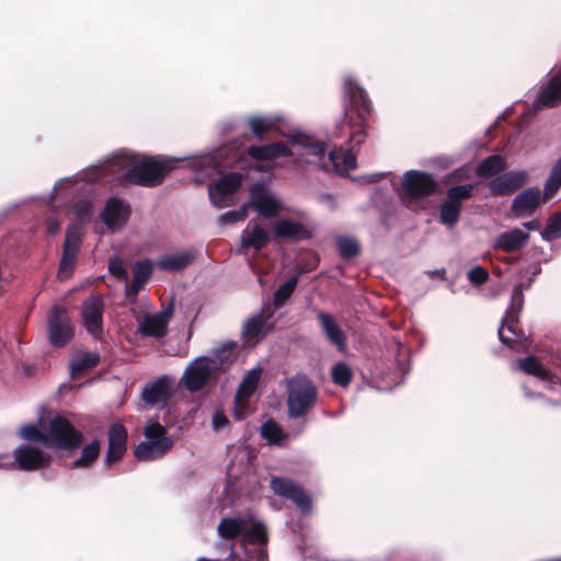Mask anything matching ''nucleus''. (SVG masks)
I'll return each instance as SVG.
<instances>
[{
    "label": "nucleus",
    "mask_w": 561,
    "mask_h": 561,
    "mask_svg": "<svg viewBox=\"0 0 561 561\" xmlns=\"http://www.w3.org/2000/svg\"><path fill=\"white\" fill-rule=\"evenodd\" d=\"M260 376V368L252 369L244 376L236 392V397L239 402L250 400L251 396L255 392L257 388Z\"/></svg>",
    "instance_id": "f704fd0d"
},
{
    "label": "nucleus",
    "mask_w": 561,
    "mask_h": 561,
    "mask_svg": "<svg viewBox=\"0 0 561 561\" xmlns=\"http://www.w3.org/2000/svg\"><path fill=\"white\" fill-rule=\"evenodd\" d=\"M251 206L263 217L273 218L282 209L280 202L264 192H253Z\"/></svg>",
    "instance_id": "b1692460"
},
{
    "label": "nucleus",
    "mask_w": 561,
    "mask_h": 561,
    "mask_svg": "<svg viewBox=\"0 0 561 561\" xmlns=\"http://www.w3.org/2000/svg\"><path fill=\"white\" fill-rule=\"evenodd\" d=\"M353 377L352 368L344 362H339L331 368V380L339 387L347 388L352 383Z\"/></svg>",
    "instance_id": "58836bf2"
},
{
    "label": "nucleus",
    "mask_w": 561,
    "mask_h": 561,
    "mask_svg": "<svg viewBox=\"0 0 561 561\" xmlns=\"http://www.w3.org/2000/svg\"><path fill=\"white\" fill-rule=\"evenodd\" d=\"M248 126L251 129L253 136L260 141H263L265 135L271 133L285 136L283 133H280L277 122L274 118L265 116H251L248 119Z\"/></svg>",
    "instance_id": "cd10ccee"
},
{
    "label": "nucleus",
    "mask_w": 561,
    "mask_h": 561,
    "mask_svg": "<svg viewBox=\"0 0 561 561\" xmlns=\"http://www.w3.org/2000/svg\"><path fill=\"white\" fill-rule=\"evenodd\" d=\"M181 159L161 156H140L133 151L119 150L114 152L98 169V176L110 172H123L122 183L126 185H138L144 187H157L165 178L179 168Z\"/></svg>",
    "instance_id": "f03ea898"
},
{
    "label": "nucleus",
    "mask_w": 561,
    "mask_h": 561,
    "mask_svg": "<svg viewBox=\"0 0 561 561\" xmlns=\"http://www.w3.org/2000/svg\"><path fill=\"white\" fill-rule=\"evenodd\" d=\"M83 442V434L72 426V449L79 447Z\"/></svg>",
    "instance_id": "680f3d73"
},
{
    "label": "nucleus",
    "mask_w": 561,
    "mask_h": 561,
    "mask_svg": "<svg viewBox=\"0 0 561 561\" xmlns=\"http://www.w3.org/2000/svg\"><path fill=\"white\" fill-rule=\"evenodd\" d=\"M70 247V236L67 233L64 244V257L60 263L58 276L60 279L67 280L70 277V267L68 263V251Z\"/></svg>",
    "instance_id": "5fc2aeb1"
},
{
    "label": "nucleus",
    "mask_w": 561,
    "mask_h": 561,
    "mask_svg": "<svg viewBox=\"0 0 561 561\" xmlns=\"http://www.w3.org/2000/svg\"><path fill=\"white\" fill-rule=\"evenodd\" d=\"M438 183L425 171L409 170L402 175V192L400 197L404 204L415 203L433 195Z\"/></svg>",
    "instance_id": "39448f33"
},
{
    "label": "nucleus",
    "mask_w": 561,
    "mask_h": 561,
    "mask_svg": "<svg viewBox=\"0 0 561 561\" xmlns=\"http://www.w3.org/2000/svg\"><path fill=\"white\" fill-rule=\"evenodd\" d=\"M529 233L519 228L500 233L493 244L494 250L514 253L522 250L529 241Z\"/></svg>",
    "instance_id": "412c9836"
},
{
    "label": "nucleus",
    "mask_w": 561,
    "mask_h": 561,
    "mask_svg": "<svg viewBox=\"0 0 561 561\" xmlns=\"http://www.w3.org/2000/svg\"><path fill=\"white\" fill-rule=\"evenodd\" d=\"M270 243V236L260 225H255L252 230H243L240 239L242 249H253L260 251Z\"/></svg>",
    "instance_id": "a878e982"
},
{
    "label": "nucleus",
    "mask_w": 561,
    "mask_h": 561,
    "mask_svg": "<svg viewBox=\"0 0 561 561\" xmlns=\"http://www.w3.org/2000/svg\"><path fill=\"white\" fill-rule=\"evenodd\" d=\"M144 287V284L142 283H137L136 279H131V282L129 284L126 285V288H125V295L126 297H136L139 291L142 289Z\"/></svg>",
    "instance_id": "13d9d810"
},
{
    "label": "nucleus",
    "mask_w": 561,
    "mask_h": 561,
    "mask_svg": "<svg viewBox=\"0 0 561 561\" xmlns=\"http://www.w3.org/2000/svg\"><path fill=\"white\" fill-rule=\"evenodd\" d=\"M233 404H234L233 412H232L233 419L237 421L244 420L250 413L249 401H240L239 402L237 400V397L234 396Z\"/></svg>",
    "instance_id": "6e6d98bb"
},
{
    "label": "nucleus",
    "mask_w": 561,
    "mask_h": 561,
    "mask_svg": "<svg viewBox=\"0 0 561 561\" xmlns=\"http://www.w3.org/2000/svg\"><path fill=\"white\" fill-rule=\"evenodd\" d=\"M541 238L545 241L561 238V211H557L549 217L547 226L541 232Z\"/></svg>",
    "instance_id": "49530a36"
},
{
    "label": "nucleus",
    "mask_w": 561,
    "mask_h": 561,
    "mask_svg": "<svg viewBox=\"0 0 561 561\" xmlns=\"http://www.w3.org/2000/svg\"><path fill=\"white\" fill-rule=\"evenodd\" d=\"M275 238L301 241L310 240L313 236L312 230L299 221L290 218H283L277 220L272 227Z\"/></svg>",
    "instance_id": "a211bd4d"
},
{
    "label": "nucleus",
    "mask_w": 561,
    "mask_h": 561,
    "mask_svg": "<svg viewBox=\"0 0 561 561\" xmlns=\"http://www.w3.org/2000/svg\"><path fill=\"white\" fill-rule=\"evenodd\" d=\"M108 272L115 276L118 280L127 282L128 273L123 266V263L118 256H113L108 261Z\"/></svg>",
    "instance_id": "603ef678"
},
{
    "label": "nucleus",
    "mask_w": 561,
    "mask_h": 561,
    "mask_svg": "<svg viewBox=\"0 0 561 561\" xmlns=\"http://www.w3.org/2000/svg\"><path fill=\"white\" fill-rule=\"evenodd\" d=\"M14 455L16 463L22 470H36L48 463V458L34 447L18 448Z\"/></svg>",
    "instance_id": "5701e85b"
},
{
    "label": "nucleus",
    "mask_w": 561,
    "mask_h": 561,
    "mask_svg": "<svg viewBox=\"0 0 561 561\" xmlns=\"http://www.w3.org/2000/svg\"><path fill=\"white\" fill-rule=\"evenodd\" d=\"M245 153L255 161H274L278 158H290L293 151L289 146L283 141H276L268 145H252Z\"/></svg>",
    "instance_id": "aec40b11"
},
{
    "label": "nucleus",
    "mask_w": 561,
    "mask_h": 561,
    "mask_svg": "<svg viewBox=\"0 0 561 561\" xmlns=\"http://www.w3.org/2000/svg\"><path fill=\"white\" fill-rule=\"evenodd\" d=\"M172 380L164 375L144 387L141 399L146 404L154 407L165 404L172 397Z\"/></svg>",
    "instance_id": "dca6fc26"
},
{
    "label": "nucleus",
    "mask_w": 561,
    "mask_h": 561,
    "mask_svg": "<svg viewBox=\"0 0 561 561\" xmlns=\"http://www.w3.org/2000/svg\"><path fill=\"white\" fill-rule=\"evenodd\" d=\"M268 541V534L266 527L261 522H255L251 527L243 526L241 535V543L245 545H260L266 546Z\"/></svg>",
    "instance_id": "473e14b6"
},
{
    "label": "nucleus",
    "mask_w": 561,
    "mask_h": 561,
    "mask_svg": "<svg viewBox=\"0 0 561 561\" xmlns=\"http://www.w3.org/2000/svg\"><path fill=\"white\" fill-rule=\"evenodd\" d=\"M129 216L130 206L117 197H111L101 213L103 224L112 230L123 227Z\"/></svg>",
    "instance_id": "2eb2a0df"
},
{
    "label": "nucleus",
    "mask_w": 561,
    "mask_h": 561,
    "mask_svg": "<svg viewBox=\"0 0 561 561\" xmlns=\"http://www.w3.org/2000/svg\"><path fill=\"white\" fill-rule=\"evenodd\" d=\"M164 445L165 443L160 444V442H141L136 446L134 456L140 461H149L158 457H163L170 451Z\"/></svg>",
    "instance_id": "7c9ffc66"
},
{
    "label": "nucleus",
    "mask_w": 561,
    "mask_h": 561,
    "mask_svg": "<svg viewBox=\"0 0 561 561\" xmlns=\"http://www.w3.org/2000/svg\"><path fill=\"white\" fill-rule=\"evenodd\" d=\"M104 301L101 296H92L82 305V322L87 332L95 340L103 339Z\"/></svg>",
    "instance_id": "1a4fd4ad"
},
{
    "label": "nucleus",
    "mask_w": 561,
    "mask_h": 561,
    "mask_svg": "<svg viewBox=\"0 0 561 561\" xmlns=\"http://www.w3.org/2000/svg\"><path fill=\"white\" fill-rule=\"evenodd\" d=\"M299 280V276L295 275L288 278L284 284H282L273 296V305L275 308L283 307L286 301L290 298L293 293L295 291L297 284Z\"/></svg>",
    "instance_id": "a19ab883"
},
{
    "label": "nucleus",
    "mask_w": 561,
    "mask_h": 561,
    "mask_svg": "<svg viewBox=\"0 0 561 561\" xmlns=\"http://www.w3.org/2000/svg\"><path fill=\"white\" fill-rule=\"evenodd\" d=\"M58 230H59V225H58V224H56L55 221L50 220V221L48 222V231H49L50 233H56Z\"/></svg>",
    "instance_id": "774afa93"
},
{
    "label": "nucleus",
    "mask_w": 561,
    "mask_h": 561,
    "mask_svg": "<svg viewBox=\"0 0 561 561\" xmlns=\"http://www.w3.org/2000/svg\"><path fill=\"white\" fill-rule=\"evenodd\" d=\"M539 103L545 106L553 107L561 102V71L558 72L549 82L547 88L541 91L538 98Z\"/></svg>",
    "instance_id": "72a5a7b5"
},
{
    "label": "nucleus",
    "mask_w": 561,
    "mask_h": 561,
    "mask_svg": "<svg viewBox=\"0 0 561 561\" xmlns=\"http://www.w3.org/2000/svg\"><path fill=\"white\" fill-rule=\"evenodd\" d=\"M489 272L482 266H474L468 272V279L472 285L480 286L489 280Z\"/></svg>",
    "instance_id": "864d4df0"
},
{
    "label": "nucleus",
    "mask_w": 561,
    "mask_h": 561,
    "mask_svg": "<svg viewBox=\"0 0 561 561\" xmlns=\"http://www.w3.org/2000/svg\"><path fill=\"white\" fill-rule=\"evenodd\" d=\"M173 312H174V302L172 299L171 302L169 304V306L157 317L163 319L164 323L167 324V322L172 318Z\"/></svg>",
    "instance_id": "052dcab7"
},
{
    "label": "nucleus",
    "mask_w": 561,
    "mask_h": 561,
    "mask_svg": "<svg viewBox=\"0 0 561 561\" xmlns=\"http://www.w3.org/2000/svg\"><path fill=\"white\" fill-rule=\"evenodd\" d=\"M108 446L104 458V465L111 468L123 459L127 451L128 433L121 423H114L107 431Z\"/></svg>",
    "instance_id": "9d476101"
},
{
    "label": "nucleus",
    "mask_w": 561,
    "mask_h": 561,
    "mask_svg": "<svg viewBox=\"0 0 561 561\" xmlns=\"http://www.w3.org/2000/svg\"><path fill=\"white\" fill-rule=\"evenodd\" d=\"M518 364L519 368L527 375L536 376L541 380L553 379V373L546 369L541 362L533 355L519 359Z\"/></svg>",
    "instance_id": "c9c22d12"
},
{
    "label": "nucleus",
    "mask_w": 561,
    "mask_h": 561,
    "mask_svg": "<svg viewBox=\"0 0 561 561\" xmlns=\"http://www.w3.org/2000/svg\"><path fill=\"white\" fill-rule=\"evenodd\" d=\"M218 373H220V366L213 365V360L208 356H199L187 365L181 381L186 390L197 392Z\"/></svg>",
    "instance_id": "0eeeda50"
},
{
    "label": "nucleus",
    "mask_w": 561,
    "mask_h": 561,
    "mask_svg": "<svg viewBox=\"0 0 561 561\" xmlns=\"http://www.w3.org/2000/svg\"><path fill=\"white\" fill-rule=\"evenodd\" d=\"M247 556L250 558H253L254 561H267L268 554L265 546L257 547L254 549L253 554H249V551H247Z\"/></svg>",
    "instance_id": "bf43d9fd"
},
{
    "label": "nucleus",
    "mask_w": 561,
    "mask_h": 561,
    "mask_svg": "<svg viewBox=\"0 0 561 561\" xmlns=\"http://www.w3.org/2000/svg\"><path fill=\"white\" fill-rule=\"evenodd\" d=\"M272 491L282 497L290 500L304 513L311 510V497L301 485L284 477H272L270 481Z\"/></svg>",
    "instance_id": "6e6552de"
},
{
    "label": "nucleus",
    "mask_w": 561,
    "mask_h": 561,
    "mask_svg": "<svg viewBox=\"0 0 561 561\" xmlns=\"http://www.w3.org/2000/svg\"><path fill=\"white\" fill-rule=\"evenodd\" d=\"M547 382V389L556 391L558 386L561 387V379L553 374L552 380H545Z\"/></svg>",
    "instance_id": "e2e57ef3"
},
{
    "label": "nucleus",
    "mask_w": 561,
    "mask_h": 561,
    "mask_svg": "<svg viewBox=\"0 0 561 561\" xmlns=\"http://www.w3.org/2000/svg\"><path fill=\"white\" fill-rule=\"evenodd\" d=\"M101 363V355L96 351H79L72 358V382L83 374L91 371ZM82 383H72V392L79 390Z\"/></svg>",
    "instance_id": "4be33fe9"
},
{
    "label": "nucleus",
    "mask_w": 561,
    "mask_h": 561,
    "mask_svg": "<svg viewBox=\"0 0 561 561\" xmlns=\"http://www.w3.org/2000/svg\"><path fill=\"white\" fill-rule=\"evenodd\" d=\"M147 440L165 443V448L171 450L173 447V439L167 435V428L159 422L149 423L144 431Z\"/></svg>",
    "instance_id": "4c0bfd02"
},
{
    "label": "nucleus",
    "mask_w": 561,
    "mask_h": 561,
    "mask_svg": "<svg viewBox=\"0 0 561 561\" xmlns=\"http://www.w3.org/2000/svg\"><path fill=\"white\" fill-rule=\"evenodd\" d=\"M138 330L145 336L161 337L165 334L167 325L163 319L153 316L145 318Z\"/></svg>",
    "instance_id": "ea45409f"
},
{
    "label": "nucleus",
    "mask_w": 561,
    "mask_h": 561,
    "mask_svg": "<svg viewBox=\"0 0 561 561\" xmlns=\"http://www.w3.org/2000/svg\"><path fill=\"white\" fill-rule=\"evenodd\" d=\"M318 389L305 374H296L287 386V414L299 419L308 413L317 402Z\"/></svg>",
    "instance_id": "20e7f679"
},
{
    "label": "nucleus",
    "mask_w": 561,
    "mask_h": 561,
    "mask_svg": "<svg viewBox=\"0 0 561 561\" xmlns=\"http://www.w3.org/2000/svg\"><path fill=\"white\" fill-rule=\"evenodd\" d=\"M526 171H511L495 176L489 182V188L493 196H506L520 188L527 181Z\"/></svg>",
    "instance_id": "4468645a"
},
{
    "label": "nucleus",
    "mask_w": 561,
    "mask_h": 561,
    "mask_svg": "<svg viewBox=\"0 0 561 561\" xmlns=\"http://www.w3.org/2000/svg\"><path fill=\"white\" fill-rule=\"evenodd\" d=\"M267 319L263 313H257L243 323L241 336L244 346L253 347L257 345L274 329V324L268 322Z\"/></svg>",
    "instance_id": "f8f14e48"
},
{
    "label": "nucleus",
    "mask_w": 561,
    "mask_h": 561,
    "mask_svg": "<svg viewBox=\"0 0 561 561\" xmlns=\"http://www.w3.org/2000/svg\"><path fill=\"white\" fill-rule=\"evenodd\" d=\"M519 317H516V320L514 317H503L501 320V327L497 331L499 340L502 344L508 346L510 348H513L515 345V340L507 337L503 334V329L506 328L513 335H515L517 341H523L526 339L525 333L519 328Z\"/></svg>",
    "instance_id": "2f4dec72"
},
{
    "label": "nucleus",
    "mask_w": 561,
    "mask_h": 561,
    "mask_svg": "<svg viewBox=\"0 0 561 561\" xmlns=\"http://www.w3.org/2000/svg\"><path fill=\"white\" fill-rule=\"evenodd\" d=\"M523 226L528 231H536V230L540 229L541 224H540V221L538 219H533L530 221L524 222Z\"/></svg>",
    "instance_id": "0e129e2a"
},
{
    "label": "nucleus",
    "mask_w": 561,
    "mask_h": 561,
    "mask_svg": "<svg viewBox=\"0 0 561 561\" xmlns=\"http://www.w3.org/2000/svg\"><path fill=\"white\" fill-rule=\"evenodd\" d=\"M505 169V159L502 156L492 154L479 162L476 174L478 178L488 179L502 173Z\"/></svg>",
    "instance_id": "c756f323"
},
{
    "label": "nucleus",
    "mask_w": 561,
    "mask_h": 561,
    "mask_svg": "<svg viewBox=\"0 0 561 561\" xmlns=\"http://www.w3.org/2000/svg\"><path fill=\"white\" fill-rule=\"evenodd\" d=\"M101 444L94 439L81 450L79 458L72 461V468L88 469L91 468L100 456Z\"/></svg>",
    "instance_id": "e433bc0d"
},
{
    "label": "nucleus",
    "mask_w": 561,
    "mask_h": 561,
    "mask_svg": "<svg viewBox=\"0 0 561 561\" xmlns=\"http://www.w3.org/2000/svg\"><path fill=\"white\" fill-rule=\"evenodd\" d=\"M243 176L241 173L231 172L220 178L214 185L208 188L211 203L216 207H222V198L227 195L236 193L242 184Z\"/></svg>",
    "instance_id": "6ab92c4d"
},
{
    "label": "nucleus",
    "mask_w": 561,
    "mask_h": 561,
    "mask_svg": "<svg viewBox=\"0 0 561 561\" xmlns=\"http://www.w3.org/2000/svg\"><path fill=\"white\" fill-rule=\"evenodd\" d=\"M237 347V343L233 341L226 342L221 346H219L215 352L213 353V356H208L210 360H213V365L220 366V370L222 369L224 365H226L231 356L233 351Z\"/></svg>",
    "instance_id": "c03bdc74"
},
{
    "label": "nucleus",
    "mask_w": 561,
    "mask_h": 561,
    "mask_svg": "<svg viewBox=\"0 0 561 561\" xmlns=\"http://www.w3.org/2000/svg\"><path fill=\"white\" fill-rule=\"evenodd\" d=\"M287 142L291 146H300L308 150L309 154L314 156L319 160H322L327 152V146L324 142L317 141L310 136L304 133H294L287 136Z\"/></svg>",
    "instance_id": "bb28decb"
},
{
    "label": "nucleus",
    "mask_w": 561,
    "mask_h": 561,
    "mask_svg": "<svg viewBox=\"0 0 561 561\" xmlns=\"http://www.w3.org/2000/svg\"><path fill=\"white\" fill-rule=\"evenodd\" d=\"M561 187V159L551 168L549 176L545 183L543 202L552 197Z\"/></svg>",
    "instance_id": "79ce46f5"
},
{
    "label": "nucleus",
    "mask_w": 561,
    "mask_h": 561,
    "mask_svg": "<svg viewBox=\"0 0 561 561\" xmlns=\"http://www.w3.org/2000/svg\"><path fill=\"white\" fill-rule=\"evenodd\" d=\"M316 317L327 341L341 353L347 350V337L336 323L335 318L325 311L316 310Z\"/></svg>",
    "instance_id": "ddd939ff"
},
{
    "label": "nucleus",
    "mask_w": 561,
    "mask_h": 561,
    "mask_svg": "<svg viewBox=\"0 0 561 561\" xmlns=\"http://www.w3.org/2000/svg\"><path fill=\"white\" fill-rule=\"evenodd\" d=\"M261 435L271 445H277L285 438L283 428L273 420H268L262 424Z\"/></svg>",
    "instance_id": "37998d69"
},
{
    "label": "nucleus",
    "mask_w": 561,
    "mask_h": 561,
    "mask_svg": "<svg viewBox=\"0 0 561 561\" xmlns=\"http://www.w3.org/2000/svg\"><path fill=\"white\" fill-rule=\"evenodd\" d=\"M152 272L153 265L150 260L137 261L133 268V278L136 279L137 283L145 285L151 277Z\"/></svg>",
    "instance_id": "de8ad7c7"
},
{
    "label": "nucleus",
    "mask_w": 561,
    "mask_h": 561,
    "mask_svg": "<svg viewBox=\"0 0 561 561\" xmlns=\"http://www.w3.org/2000/svg\"><path fill=\"white\" fill-rule=\"evenodd\" d=\"M534 280V277H529L527 280L520 282L519 284L514 286V288H519L520 291L524 294V290H528L531 287Z\"/></svg>",
    "instance_id": "69168bd1"
},
{
    "label": "nucleus",
    "mask_w": 561,
    "mask_h": 561,
    "mask_svg": "<svg viewBox=\"0 0 561 561\" xmlns=\"http://www.w3.org/2000/svg\"><path fill=\"white\" fill-rule=\"evenodd\" d=\"M248 216L247 207L243 205L237 210H229L219 217L221 225H232L239 221H243Z\"/></svg>",
    "instance_id": "3c124183"
},
{
    "label": "nucleus",
    "mask_w": 561,
    "mask_h": 561,
    "mask_svg": "<svg viewBox=\"0 0 561 561\" xmlns=\"http://www.w3.org/2000/svg\"><path fill=\"white\" fill-rule=\"evenodd\" d=\"M524 397L528 400H538L546 408H561V400L548 399L540 392L531 391L527 386L523 387Z\"/></svg>",
    "instance_id": "8fccbe9b"
},
{
    "label": "nucleus",
    "mask_w": 561,
    "mask_h": 561,
    "mask_svg": "<svg viewBox=\"0 0 561 561\" xmlns=\"http://www.w3.org/2000/svg\"><path fill=\"white\" fill-rule=\"evenodd\" d=\"M247 519L241 517H222L217 526L218 535L225 540H233L241 537Z\"/></svg>",
    "instance_id": "c85d7f7f"
},
{
    "label": "nucleus",
    "mask_w": 561,
    "mask_h": 561,
    "mask_svg": "<svg viewBox=\"0 0 561 561\" xmlns=\"http://www.w3.org/2000/svg\"><path fill=\"white\" fill-rule=\"evenodd\" d=\"M336 248L344 260L356 257L360 252V247L355 239L342 237L336 240Z\"/></svg>",
    "instance_id": "a18cd8bd"
},
{
    "label": "nucleus",
    "mask_w": 561,
    "mask_h": 561,
    "mask_svg": "<svg viewBox=\"0 0 561 561\" xmlns=\"http://www.w3.org/2000/svg\"><path fill=\"white\" fill-rule=\"evenodd\" d=\"M49 343L56 347H62L69 340V314L65 307H55L48 318Z\"/></svg>",
    "instance_id": "9b49d317"
},
{
    "label": "nucleus",
    "mask_w": 561,
    "mask_h": 561,
    "mask_svg": "<svg viewBox=\"0 0 561 561\" xmlns=\"http://www.w3.org/2000/svg\"><path fill=\"white\" fill-rule=\"evenodd\" d=\"M229 423L225 413L220 410L215 411L213 414V427L216 431L224 428Z\"/></svg>",
    "instance_id": "4d7b16f0"
},
{
    "label": "nucleus",
    "mask_w": 561,
    "mask_h": 561,
    "mask_svg": "<svg viewBox=\"0 0 561 561\" xmlns=\"http://www.w3.org/2000/svg\"><path fill=\"white\" fill-rule=\"evenodd\" d=\"M343 116L336 125L334 135L341 137L343 128L348 127V147L344 152L333 150L328 153V162H323L322 169L346 172L356 168L355 149L365 142L366 128L371 115L373 105L367 91L352 77L343 81Z\"/></svg>",
    "instance_id": "f257e3e1"
},
{
    "label": "nucleus",
    "mask_w": 561,
    "mask_h": 561,
    "mask_svg": "<svg viewBox=\"0 0 561 561\" xmlns=\"http://www.w3.org/2000/svg\"><path fill=\"white\" fill-rule=\"evenodd\" d=\"M473 184L451 186L446 191V198L439 206L440 224L453 228L460 218L462 202L469 199L473 194Z\"/></svg>",
    "instance_id": "423d86ee"
},
{
    "label": "nucleus",
    "mask_w": 561,
    "mask_h": 561,
    "mask_svg": "<svg viewBox=\"0 0 561 561\" xmlns=\"http://www.w3.org/2000/svg\"><path fill=\"white\" fill-rule=\"evenodd\" d=\"M525 304V297L524 294L520 291L519 288H513L512 296H511V302L505 311L504 317H514L516 320V317H519Z\"/></svg>",
    "instance_id": "09e8293b"
},
{
    "label": "nucleus",
    "mask_w": 561,
    "mask_h": 561,
    "mask_svg": "<svg viewBox=\"0 0 561 561\" xmlns=\"http://www.w3.org/2000/svg\"><path fill=\"white\" fill-rule=\"evenodd\" d=\"M195 253L191 251L169 254L160 257L157 266L159 270L167 272H180L190 266L195 261Z\"/></svg>",
    "instance_id": "393cba45"
},
{
    "label": "nucleus",
    "mask_w": 561,
    "mask_h": 561,
    "mask_svg": "<svg viewBox=\"0 0 561 561\" xmlns=\"http://www.w3.org/2000/svg\"><path fill=\"white\" fill-rule=\"evenodd\" d=\"M71 247H72V262H73L75 261V254H76V252L79 249V241L77 240V238L75 236V230L73 229H72V243H71Z\"/></svg>",
    "instance_id": "338daca9"
},
{
    "label": "nucleus",
    "mask_w": 561,
    "mask_h": 561,
    "mask_svg": "<svg viewBox=\"0 0 561 561\" xmlns=\"http://www.w3.org/2000/svg\"><path fill=\"white\" fill-rule=\"evenodd\" d=\"M542 201L538 187L526 188L515 196L511 205V211L517 218L531 216Z\"/></svg>",
    "instance_id": "f3484780"
},
{
    "label": "nucleus",
    "mask_w": 561,
    "mask_h": 561,
    "mask_svg": "<svg viewBox=\"0 0 561 561\" xmlns=\"http://www.w3.org/2000/svg\"><path fill=\"white\" fill-rule=\"evenodd\" d=\"M20 436L24 440L43 443L48 447H68L70 425L65 416L48 411L36 423L22 426Z\"/></svg>",
    "instance_id": "7ed1b4c3"
}]
</instances>
